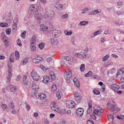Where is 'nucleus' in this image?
I'll use <instances>...</instances> for the list:
<instances>
[{"instance_id": "9d476101", "label": "nucleus", "mask_w": 124, "mask_h": 124, "mask_svg": "<svg viewBox=\"0 0 124 124\" xmlns=\"http://www.w3.org/2000/svg\"><path fill=\"white\" fill-rule=\"evenodd\" d=\"M94 110L93 112L94 114L98 115V113H99V110L101 109V108L99 107L98 105H95L93 107Z\"/></svg>"}, {"instance_id": "c9c22d12", "label": "nucleus", "mask_w": 124, "mask_h": 124, "mask_svg": "<svg viewBox=\"0 0 124 124\" xmlns=\"http://www.w3.org/2000/svg\"><path fill=\"white\" fill-rule=\"evenodd\" d=\"M109 57V54H106L104 56L103 58L102 59L103 61H106Z\"/></svg>"}, {"instance_id": "6ab92c4d", "label": "nucleus", "mask_w": 124, "mask_h": 124, "mask_svg": "<svg viewBox=\"0 0 124 124\" xmlns=\"http://www.w3.org/2000/svg\"><path fill=\"white\" fill-rule=\"evenodd\" d=\"M107 117L109 121L111 123L113 122V121L114 120V116L110 114L109 115H108Z\"/></svg>"}, {"instance_id": "49530a36", "label": "nucleus", "mask_w": 124, "mask_h": 124, "mask_svg": "<svg viewBox=\"0 0 124 124\" xmlns=\"http://www.w3.org/2000/svg\"><path fill=\"white\" fill-rule=\"evenodd\" d=\"M115 13H116L118 16H119L121 15H123L124 14V11H121L120 12H116Z\"/></svg>"}, {"instance_id": "f3484780", "label": "nucleus", "mask_w": 124, "mask_h": 124, "mask_svg": "<svg viewBox=\"0 0 124 124\" xmlns=\"http://www.w3.org/2000/svg\"><path fill=\"white\" fill-rule=\"evenodd\" d=\"M35 14L36 15V17L37 19L40 20L42 19V15L40 14H39L38 13V10H36L35 12Z\"/></svg>"}, {"instance_id": "3c124183", "label": "nucleus", "mask_w": 124, "mask_h": 124, "mask_svg": "<svg viewBox=\"0 0 124 124\" xmlns=\"http://www.w3.org/2000/svg\"><path fill=\"white\" fill-rule=\"evenodd\" d=\"M36 74H38L37 73L35 72V71L34 70H33L32 71V72H31V75L32 77L33 78V75L34 76H36V74Z\"/></svg>"}, {"instance_id": "f03ea898", "label": "nucleus", "mask_w": 124, "mask_h": 124, "mask_svg": "<svg viewBox=\"0 0 124 124\" xmlns=\"http://www.w3.org/2000/svg\"><path fill=\"white\" fill-rule=\"evenodd\" d=\"M72 76L71 70L70 69L66 71L64 73V78L67 83L70 82V78Z\"/></svg>"}, {"instance_id": "603ef678", "label": "nucleus", "mask_w": 124, "mask_h": 124, "mask_svg": "<svg viewBox=\"0 0 124 124\" xmlns=\"http://www.w3.org/2000/svg\"><path fill=\"white\" fill-rule=\"evenodd\" d=\"M101 91L102 92H104L105 90V85L103 84L102 86H101Z\"/></svg>"}, {"instance_id": "f704fd0d", "label": "nucleus", "mask_w": 124, "mask_h": 124, "mask_svg": "<svg viewBox=\"0 0 124 124\" xmlns=\"http://www.w3.org/2000/svg\"><path fill=\"white\" fill-rule=\"evenodd\" d=\"M52 90L54 91H55L57 89V87L55 84H53L51 87Z\"/></svg>"}, {"instance_id": "58836bf2", "label": "nucleus", "mask_w": 124, "mask_h": 124, "mask_svg": "<svg viewBox=\"0 0 124 124\" xmlns=\"http://www.w3.org/2000/svg\"><path fill=\"white\" fill-rule=\"evenodd\" d=\"M81 97L80 96H78L75 97V99L77 101H79L81 99Z\"/></svg>"}, {"instance_id": "6e6552de", "label": "nucleus", "mask_w": 124, "mask_h": 124, "mask_svg": "<svg viewBox=\"0 0 124 124\" xmlns=\"http://www.w3.org/2000/svg\"><path fill=\"white\" fill-rule=\"evenodd\" d=\"M11 65L10 64V65L8 64V66L9 68V70L8 71V76L7 77V82H9L10 81L11 79V77L12 76V73L11 72Z\"/></svg>"}, {"instance_id": "c756f323", "label": "nucleus", "mask_w": 124, "mask_h": 124, "mask_svg": "<svg viewBox=\"0 0 124 124\" xmlns=\"http://www.w3.org/2000/svg\"><path fill=\"white\" fill-rule=\"evenodd\" d=\"M29 60V58L28 57L26 58L25 59H23L22 61L23 63V64L24 65L27 63Z\"/></svg>"}, {"instance_id": "b1692460", "label": "nucleus", "mask_w": 124, "mask_h": 124, "mask_svg": "<svg viewBox=\"0 0 124 124\" xmlns=\"http://www.w3.org/2000/svg\"><path fill=\"white\" fill-rule=\"evenodd\" d=\"M46 95L45 94L42 93H40L39 94L38 98L39 99L41 100H43L46 97Z\"/></svg>"}, {"instance_id": "bf43d9fd", "label": "nucleus", "mask_w": 124, "mask_h": 124, "mask_svg": "<svg viewBox=\"0 0 124 124\" xmlns=\"http://www.w3.org/2000/svg\"><path fill=\"white\" fill-rule=\"evenodd\" d=\"M117 5L119 6H121L123 4V3L121 1H118L117 2Z\"/></svg>"}, {"instance_id": "393cba45", "label": "nucleus", "mask_w": 124, "mask_h": 124, "mask_svg": "<svg viewBox=\"0 0 124 124\" xmlns=\"http://www.w3.org/2000/svg\"><path fill=\"white\" fill-rule=\"evenodd\" d=\"M48 28L47 26H45L44 25H40V30L42 31H46Z\"/></svg>"}, {"instance_id": "a211bd4d", "label": "nucleus", "mask_w": 124, "mask_h": 124, "mask_svg": "<svg viewBox=\"0 0 124 124\" xmlns=\"http://www.w3.org/2000/svg\"><path fill=\"white\" fill-rule=\"evenodd\" d=\"M32 88L33 90L38 91L39 90V87L38 85L34 84L32 86Z\"/></svg>"}, {"instance_id": "ea45409f", "label": "nucleus", "mask_w": 124, "mask_h": 124, "mask_svg": "<svg viewBox=\"0 0 124 124\" xmlns=\"http://www.w3.org/2000/svg\"><path fill=\"white\" fill-rule=\"evenodd\" d=\"M93 93L96 95H99L100 94V92L96 89H94L93 91Z\"/></svg>"}, {"instance_id": "7c9ffc66", "label": "nucleus", "mask_w": 124, "mask_h": 124, "mask_svg": "<svg viewBox=\"0 0 124 124\" xmlns=\"http://www.w3.org/2000/svg\"><path fill=\"white\" fill-rule=\"evenodd\" d=\"M85 65L84 64H82L80 65V69L81 72H83L85 70Z\"/></svg>"}, {"instance_id": "13d9d810", "label": "nucleus", "mask_w": 124, "mask_h": 124, "mask_svg": "<svg viewBox=\"0 0 124 124\" xmlns=\"http://www.w3.org/2000/svg\"><path fill=\"white\" fill-rule=\"evenodd\" d=\"M18 21V19L17 18H15L14 20L13 24L16 23L17 24Z\"/></svg>"}, {"instance_id": "72a5a7b5", "label": "nucleus", "mask_w": 124, "mask_h": 124, "mask_svg": "<svg viewBox=\"0 0 124 124\" xmlns=\"http://www.w3.org/2000/svg\"><path fill=\"white\" fill-rule=\"evenodd\" d=\"M90 10V9H88L87 8H85L82 10L81 13L82 14H83L86 13L88 11L89 12Z\"/></svg>"}, {"instance_id": "4c0bfd02", "label": "nucleus", "mask_w": 124, "mask_h": 124, "mask_svg": "<svg viewBox=\"0 0 124 124\" xmlns=\"http://www.w3.org/2000/svg\"><path fill=\"white\" fill-rule=\"evenodd\" d=\"M17 24L16 23L13 24V29H15V32H16L17 28Z\"/></svg>"}, {"instance_id": "0e129e2a", "label": "nucleus", "mask_w": 124, "mask_h": 124, "mask_svg": "<svg viewBox=\"0 0 124 124\" xmlns=\"http://www.w3.org/2000/svg\"><path fill=\"white\" fill-rule=\"evenodd\" d=\"M61 112L63 114H66L67 113V111L64 109H62L61 110Z\"/></svg>"}, {"instance_id": "5fc2aeb1", "label": "nucleus", "mask_w": 124, "mask_h": 124, "mask_svg": "<svg viewBox=\"0 0 124 124\" xmlns=\"http://www.w3.org/2000/svg\"><path fill=\"white\" fill-rule=\"evenodd\" d=\"M26 32V31H25L23 32L21 34V36L24 39L25 38V35Z\"/></svg>"}, {"instance_id": "052dcab7", "label": "nucleus", "mask_w": 124, "mask_h": 124, "mask_svg": "<svg viewBox=\"0 0 124 124\" xmlns=\"http://www.w3.org/2000/svg\"><path fill=\"white\" fill-rule=\"evenodd\" d=\"M92 102L91 100L88 103L89 108H92Z\"/></svg>"}, {"instance_id": "680f3d73", "label": "nucleus", "mask_w": 124, "mask_h": 124, "mask_svg": "<svg viewBox=\"0 0 124 124\" xmlns=\"http://www.w3.org/2000/svg\"><path fill=\"white\" fill-rule=\"evenodd\" d=\"M15 55L18 58L19 57V54L18 52L17 51H15Z\"/></svg>"}, {"instance_id": "423d86ee", "label": "nucleus", "mask_w": 124, "mask_h": 124, "mask_svg": "<svg viewBox=\"0 0 124 124\" xmlns=\"http://www.w3.org/2000/svg\"><path fill=\"white\" fill-rule=\"evenodd\" d=\"M45 16L47 18L52 19L55 17V14L53 11H51L49 13H48L47 11H46L45 12Z\"/></svg>"}, {"instance_id": "cd10ccee", "label": "nucleus", "mask_w": 124, "mask_h": 124, "mask_svg": "<svg viewBox=\"0 0 124 124\" xmlns=\"http://www.w3.org/2000/svg\"><path fill=\"white\" fill-rule=\"evenodd\" d=\"M36 74V73H35ZM36 76L33 75V78L35 81H37L39 80V76L38 74H35Z\"/></svg>"}, {"instance_id": "0eeeda50", "label": "nucleus", "mask_w": 124, "mask_h": 124, "mask_svg": "<svg viewBox=\"0 0 124 124\" xmlns=\"http://www.w3.org/2000/svg\"><path fill=\"white\" fill-rule=\"evenodd\" d=\"M66 106L68 108H72L75 106V102L71 100H69L66 102Z\"/></svg>"}, {"instance_id": "e433bc0d", "label": "nucleus", "mask_w": 124, "mask_h": 124, "mask_svg": "<svg viewBox=\"0 0 124 124\" xmlns=\"http://www.w3.org/2000/svg\"><path fill=\"white\" fill-rule=\"evenodd\" d=\"M64 32L66 35H71L72 33V31H68L67 30H65Z\"/></svg>"}, {"instance_id": "774afa93", "label": "nucleus", "mask_w": 124, "mask_h": 124, "mask_svg": "<svg viewBox=\"0 0 124 124\" xmlns=\"http://www.w3.org/2000/svg\"><path fill=\"white\" fill-rule=\"evenodd\" d=\"M64 59L66 61H68L70 59V58L69 56H65L64 58Z\"/></svg>"}, {"instance_id": "4d7b16f0", "label": "nucleus", "mask_w": 124, "mask_h": 124, "mask_svg": "<svg viewBox=\"0 0 124 124\" xmlns=\"http://www.w3.org/2000/svg\"><path fill=\"white\" fill-rule=\"evenodd\" d=\"M87 124H94L93 122L90 120H88L87 121Z\"/></svg>"}, {"instance_id": "a878e982", "label": "nucleus", "mask_w": 124, "mask_h": 124, "mask_svg": "<svg viewBox=\"0 0 124 124\" xmlns=\"http://www.w3.org/2000/svg\"><path fill=\"white\" fill-rule=\"evenodd\" d=\"M26 78V75H25L24 76V77L23 78V82L25 85L27 84L28 82V80Z\"/></svg>"}, {"instance_id": "2f4dec72", "label": "nucleus", "mask_w": 124, "mask_h": 124, "mask_svg": "<svg viewBox=\"0 0 124 124\" xmlns=\"http://www.w3.org/2000/svg\"><path fill=\"white\" fill-rule=\"evenodd\" d=\"M44 46V44L43 42L40 43L38 45L39 47L41 49H42L43 48Z\"/></svg>"}, {"instance_id": "f8f14e48", "label": "nucleus", "mask_w": 124, "mask_h": 124, "mask_svg": "<svg viewBox=\"0 0 124 124\" xmlns=\"http://www.w3.org/2000/svg\"><path fill=\"white\" fill-rule=\"evenodd\" d=\"M54 5L56 8L58 9L62 10L63 7V5L62 4H60L59 3L55 2Z\"/></svg>"}, {"instance_id": "09e8293b", "label": "nucleus", "mask_w": 124, "mask_h": 124, "mask_svg": "<svg viewBox=\"0 0 124 124\" xmlns=\"http://www.w3.org/2000/svg\"><path fill=\"white\" fill-rule=\"evenodd\" d=\"M1 106L3 109L4 110L7 108V105L6 104H2Z\"/></svg>"}, {"instance_id": "4468645a", "label": "nucleus", "mask_w": 124, "mask_h": 124, "mask_svg": "<svg viewBox=\"0 0 124 124\" xmlns=\"http://www.w3.org/2000/svg\"><path fill=\"white\" fill-rule=\"evenodd\" d=\"M10 89V90L13 92H15L17 90L16 88L14 85H10L8 86L7 89Z\"/></svg>"}, {"instance_id": "c03bdc74", "label": "nucleus", "mask_w": 124, "mask_h": 124, "mask_svg": "<svg viewBox=\"0 0 124 124\" xmlns=\"http://www.w3.org/2000/svg\"><path fill=\"white\" fill-rule=\"evenodd\" d=\"M101 32L99 31H95L93 33V35L94 36H96L98 34H101Z\"/></svg>"}, {"instance_id": "ddd939ff", "label": "nucleus", "mask_w": 124, "mask_h": 124, "mask_svg": "<svg viewBox=\"0 0 124 124\" xmlns=\"http://www.w3.org/2000/svg\"><path fill=\"white\" fill-rule=\"evenodd\" d=\"M31 46L30 47V48L32 51L35 52L36 51V44L34 42H32L31 44Z\"/></svg>"}, {"instance_id": "2eb2a0df", "label": "nucleus", "mask_w": 124, "mask_h": 124, "mask_svg": "<svg viewBox=\"0 0 124 124\" xmlns=\"http://www.w3.org/2000/svg\"><path fill=\"white\" fill-rule=\"evenodd\" d=\"M111 87L112 90L116 91L118 90L119 88V86L117 84H112Z\"/></svg>"}, {"instance_id": "7ed1b4c3", "label": "nucleus", "mask_w": 124, "mask_h": 124, "mask_svg": "<svg viewBox=\"0 0 124 124\" xmlns=\"http://www.w3.org/2000/svg\"><path fill=\"white\" fill-rule=\"evenodd\" d=\"M75 55L78 58H88L90 56L89 54H86L82 52L76 53L75 54Z\"/></svg>"}, {"instance_id": "aec40b11", "label": "nucleus", "mask_w": 124, "mask_h": 124, "mask_svg": "<svg viewBox=\"0 0 124 124\" xmlns=\"http://www.w3.org/2000/svg\"><path fill=\"white\" fill-rule=\"evenodd\" d=\"M50 41L51 44L53 45H56L58 43V40L56 39H51Z\"/></svg>"}, {"instance_id": "e2e57ef3", "label": "nucleus", "mask_w": 124, "mask_h": 124, "mask_svg": "<svg viewBox=\"0 0 124 124\" xmlns=\"http://www.w3.org/2000/svg\"><path fill=\"white\" fill-rule=\"evenodd\" d=\"M40 2L41 3L46 4V0H40Z\"/></svg>"}, {"instance_id": "8fccbe9b", "label": "nucleus", "mask_w": 124, "mask_h": 124, "mask_svg": "<svg viewBox=\"0 0 124 124\" xmlns=\"http://www.w3.org/2000/svg\"><path fill=\"white\" fill-rule=\"evenodd\" d=\"M37 9H38V10H39V11H40L42 12L44 10V9L42 7L40 6H39L38 7Z\"/></svg>"}, {"instance_id": "a19ab883", "label": "nucleus", "mask_w": 124, "mask_h": 124, "mask_svg": "<svg viewBox=\"0 0 124 124\" xmlns=\"http://www.w3.org/2000/svg\"><path fill=\"white\" fill-rule=\"evenodd\" d=\"M11 30L10 28L7 29L6 30V33L8 35H9L11 33Z\"/></svg>"}, {"instance_id": "f257e3e1", "label": "nucleus", "mask_w": 124, "mask_h": 124, "mask_svg": "<svg viewBox=\"0 0 124 124\" xmlns=\"http://www.w3.org/2000/svg\"><path fill=\"white\" fill-rule=\"evenodd\" d=\"M107 108L110 111H112L113 114L116 113L117 112L119 111L120 109L117 107L116 105H112L111 104L108 103L107 106Z\"/></svg>"}, {"instance_id": "4be33fe9", "label": "nucleus", "mask_w": 124, "mask_h": 124, "mask_svg": "<svg viewBox=\"0 0 124 124\" xmlns=\"http://www.w3.org/2000/svg\"><path fill=\"white\" fill-rule=\"evenodd\" d=\"M50 75L51 79L52 80H54L55 79L56 76L54 73L52 71H51L50 73Z\"/></svg>"}, {"instance_id": "473e14b6", "label": "nucleus", "mask_w": 124, "mask_h": 124, "mask_svg": "<svg viewBox=\"0 0 124 124\" xmlns=\"http://www.w3.org/2000/svg\"><path fill=\"white\" fill-rule=\"evenodd\" d=\"M8 25V24L7 23H0V26L1 27H7Z\"/></svg>"}, {"instance_id": "79ce46f5", "label": "nucleus", "mask_w": 124, "mask_h": 124, "mask_svg": "<svg viewBox=\"0 0 124 124\" xmlns=\"http://www.w3.org/2000/svg\"><path fill=\"white\" fill-rule=\"evenodd\" d=\"M51 108L53 110L57 111L58 110V108L56 107L54 105H53L51 107Z\"/></svg>"}, {"instance_id": "de8ad7c7", "label": "nucleus", "mask_w": 124, "mask_h": 124, "mask_svg": "<svg viewBox=\"0 0 124 124\" xmlns=\"http://www.w3.org/2000/svg\"><path fill=\"white\" fill-rule=\"evenodd\" d=\"M17 45L20 46H22V45L21 43V41L19 39H18L17 40Z\"/></svg>"}, {"instance_id": "a18cd8bd", "label": "nucleus", "mask_w": 124, "mask_h": 124, "mask_svg": "<svg viewBox=\"0 0 124 124\" xmlns=\"http://www.w3.org/2000/svg\"><path fill=\"white\" fill-rule=\"evenodd\" d=\"M58 31H58V30H53V33L54 32V33H55L54 34V37H55L57 38L58 37V35H57V32H58Z\"/></svg>"}, {"instance_id": "412c9836", "label": "nucleus", "mask_w": 124, "mask_h": 124, "mask_svg": "<svg viewBox=\"0 0 124 124\" xmlns=\"http://www.w3.org/2000/svg\"><path fill=\"white\" fill-rule=\"evenodd\" d=\"M62 92L60 91H58L56 92V95L58 99H60L62 95Z\"/></svg>"}, {"instance_id": "69168bd1", "label": "nucleus", "mask_w": 124, "mask_h": 124, "mask_svg": "<svg viewBox=\"0 0 124 124\" xmlns=\"http://www.w3.org/2000/svg\"><path fill=\"white\" fill-rule=\"evenodd\" d=\"M122 74L123 72H122V70H120L117 72V75H120Z\"/></svg>"}, {"instance_id": "1a4fd4ad", "label": "nucleus", "mask_w": 124, "mask_h": 124, "mask_svg": "<svg viewBox=\"0 0 124 124\" xmlns=\"http://www.w3.org/2000/svg\"><path fill=\"white\" fill-rule=\"evenodd\" d=\"M84 109L83 108H79L77 109L76 111V113L77 116H80L83 114Z\"/></svg>"}, {"instance_id": "c85d7f7f", "label": "nucleus", "mask_w": 124, "mask_h": 124, "mask_svg": "<svg viewBox=\"0 0 124 124\" xmlns=\"http://www.w3.org/2000/svg\"><path fill=\"white\" fill-rule=\"evenodd\" d=\"M93 74V72L91 71H90L86 74L85 75V76L86 77H89L92 75Z\"/></svg>"}, {"instance_id": "39448f33", "label": "nucleus", "mask_w": 124, "mask_h": 124, "mask_svg": "<svg viewBox=\"0 0 124 124\" xmlns=\"http://www.w3.org/2000/svg\"><path fill=\"white\" fill-rule=\"evenodd\" d=\"M35 10V6L34 4H31L29 7V10L28 15L29 17H31L32 15L34 13V11Z\"/></svg>"}, {"instance_id": "5701e85b", "label": "nucleus", "mask_w": 124, "mask_h": 124, "mask_svg": "<svg viewBox=\"0 0 124 124\" xmlns=\"http://www.w3.org/2000/svg\"><path fill=\"white\" fill-rule=\"evenodd\" d=\"M100 12V11H98V10H96L93 11H91L89 13V15H95Z\"/></svg>"}, {"instance_id": "6e6d98bb", "label": "nucleus", "mask_w": 124, "mask_h": 124, "mask_svg": "<svg viewBox=\"0 0 124 124\" xmlns=\"http://www.w3.org/2000/svg\"><path fill=\"white\" fill-rule=\"evenodd\" d=\"M92 111V108H88L87 110V114L90 113Z\"/></svg>"}, {"instance_id": "864d4df0", "label": "nucleus", "mask_w": 124, "mask_h": 124, "mask_svg": "<svg viewBox=\"0 0 124 124\" xmlns=\"http://www.w3.org/2000/svg\"><path fill=\"white\" fill-rule=\"evenodd\" d=\"M74 84L75 86L78 87L79 88V82L78 81H77L76 82H74Z\"/></svg>"}, {"instance_id": "338daca9", "label": "nucleus", "mask_w": 124, "mask_h": 124, "mask_svg": "<svg viewBox=\"0 0 124 124\" xmlns=\"http://www.w3.org/2000/svg\"><path fill=\"white\" fill-rule=\"evenodd\" d=\"M75 39L74 37H72L71 39V41L72 43V44H74L75 43Z\"/></svg>"}, {"instance_id": "20e7f679", "label": "nucleus", "mask_w": 124, "mask_h": 124, "mask_svg": "<svg viewBox=\"0 0 124 124\" xmlns=\"http://www.w3.org/2000/svg\"><path fill=\"white\" fill-rule=\"evenodd\" d=\"M1 37L3 42H4V45L6 47H8L9 45V42L8 41V38L5 36V34L2 32L1 34Z\"/></svg>"}, {"instance_id": "37998d69", "label": "nucleus", "mask_w": 124, "mask_h": 124, "mask_svg": "<svg viewBox=\"0 0 124 124\" xmlns=\"http://www.w3.org/2000/svg\"><path fill=\"white\" fill-rule=\"evenodd\" d=\"M111 33V31L110 30L108 29L107 30L105 31L104 32V34L106 35L109 34Z\"/></svg>"}, {"instance_id": "dca6fc26", "label": "nucleus", "mask_w": 124, "mask_h": 124, "mask_svg": "<svg viewBox=\"0 0 124 124\" xmlns=\"http://www.w3.org/2000/svg\"><path fill=\"white\" fill-rule=\"evenodd\" d=\"M49 79V77L48 76H46L43 77V82L46 84L47 83Z\"/></svg>"}, {"instance_id": "9b49d317", "label": "nucleus", "mask_w": 124, "mask_h": 124, "mask_svg": "<svg viewBox=\"0 0 124 124\" xmlns=\"http://www.w3.org/2000/svg\"><path fill=\"white\" fill-rule=\"evenodd\" d=\"M43 58L40 57V58L38 57L33 58L32 60V62L34 63H37L40 62L41 61L43 60Z\"/></svg>"}, {"instance_id": "bb28decb", "label": "nucleus", "mask_w": 124, "mask_h": 124, "mask_svg": "<svg viewBox=\"0 0 124 124\" xmlns=\"http://www.w3.org/2000/svg\"><path fill=\"white\" fill-rule=\"evenodd\" d=\"M88 23V22L87 21H84L80 22L79 24L81 25L84 26L87 24Z\"/></svg>"}]
</instances>
